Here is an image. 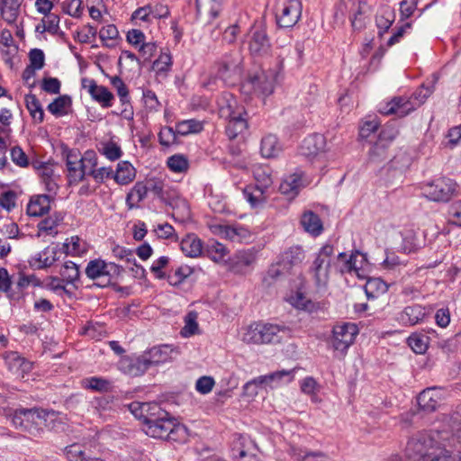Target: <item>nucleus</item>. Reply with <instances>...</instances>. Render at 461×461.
Returning a JSON list of instances; mask_svg holds the SVG:
<instances>
[{
	"instance_id": "1",
	"label": "nucleus",
	"mask_w": 461,
	"mask_h": 461,
	"mask_svg": "<svg viewBox=\"0 0 461 461\" xmlns=\"http://www.w3.org/2000/svg\"><path fill=\"white\" fill-rule=\"evenodd\" d=\"M57 420L55 411L36 408L16 410L12 416V422L17 429L33 436L40 435L45 429H54Z\"/></svg>"
},
{
	"instance_id": "2",
	"label": "nucleus",
	"mask_w": 461,
	"mask_h": 461,
	"mask_svg": "<svg viewBox=\"0 0 461 461\" xmlns=\"http://www.w3.org/2000/svg\"><path fill=\"white\" fill-rule=\"evenodd\" d=\"M407 456L413 461H455L451 451L441 447L433 437H421L408 441ZM458 461H461V451Z\"/></svg>"
},
{
	"instance_id": "3",
	"label": "nucleus",
	"mask_w": 461,
	"mask_h": 461,
	"mask_svg": "<svg viewBox=\"0 0 461 461\" xmlns=\"http://www.w3.org/2000/svg\"><path fill=\"white\" fill-rule=\"evenodd\" d=\"M358 333L359 329L356 323L341 322L336 324L332 329L330 340V347L333 350L334 357L339 359L344 358Z\"/></svg>"
},
{
	"instance_id": "4",
	"label": "nucleus",
	"mask_w": 461,
	"mask_h": 461,
	"mask_svg": "<svg viewBox=\"0 0 461 461\" xmlns=\"http://www.w3.org/2000/svg\"><path fill=\"white\" fill-rule=\"evenodd\" d=\"M122 273V267L102 259L89 261L86 268L87 277L95 281V285L102 288L114 285Z\"/></svg>"
},
{
	"instance_id": "5",
	"label": "nucleus",
	"mask_w": 461,
	"mask_h": 461,
	"mask_svg": "<svg viewBox=\"0 0 461 461\" xmlns=\"http://www.w3.org/2000/svg\"><path fill=\"white\" fill-rule=\"evenodd\" d=\"M422 195L429 201L447 203L458 194L457 183L448 177H438L420 185Z\"/></svg>"
},
{
	"instance_id": "6",
	"label": "nucleus",
	"mask_w": 461,
	"mask_h": 461,
	"mask_svg": "<svg viewBox=\"0 0 461 461\" xmlns=\"http://www.w3.org/2000/svg\"><path fill=\"white\" fill-rule=\"evenodd\" d=\"M175 420L160 406L155 408L152 417L143 427V431L149 437L165 439L174 428Z\"/></svg>"
},
{
	"instance_id": "7",
	"label": "nucleus",
	"mask_w": 461,
	"mask_h": 461,
	"mask_svg": "<svg viewBox=\"0 0 461 461\" xmlns=\"http://www.w3.org/2000/svg\"><path fill=\"white\" fill-rule=\"evenodd\" d=\"M429 95L430 92L427 90L423 99L419 102H413L412 98L408 96L394 97L391 101L380 104L379 112L384 115L395 114L398 117H404L423 104Z\"/></svg>"
},
{
	"instance_id": "8",
	"label": "nucleus",
	"mask_w": 461,
	"mask_h": 461,
	"mask_svg": "<svg viewBox=\"0 0 461 461\" xmlns=\"http://www.w3.org/2000/svg\"><path fill=\"white\" fill-rule=\"evenodd\" d=\"M241 58L239 53H230L217 63V77L225 84L233 85L240 77Z\"/></svg>"
},
{
	"instance_id": "9",
	"label": "nucleus",
	"mask_w": 461,
	"mask_h": 461,
	"mask_svg": "<svg viewBox=\"0 0 461 461\" xmlns=\"http://www.w3.org/2000/svg\"><path fill=\"white\" fill-rule=\"evenodd\" d=\"M302 14V5L298 0H286L276 11L277 24L283 28L294 26Z\"/></svg>"
},
{
	"instance_id": "10",
	"label": "nucleus",
	"mask_w": 461,
	"mask_h": 461,
	"mask_svg": "<svg viewBox=\"0 0 461 461\" xmlns=\"http://www.w3.org/2000/svg\"><path fill=\"white\" fill-rule=\"evenodd\" d=\"M3 359L9 372L17 378H24L25 375L32 369V363L21 356L16 351H6L3 354Z\"/></svg>"
},
{
	"instance_id": "11",
	"label": "nucleus",
	"mask_w": 461,
	"mask_h": 461,
	"mask_svg": "<svg viewBox=\"0 0 461 461\" xmlns=\"http://www.w3.org/2000/svg\"><path fill=\"white\" fill-rule=\"evenodd\" d=\"M249 50L254 56L267 55L271 44L266 30L262 26H254L249 33Z\"/></svg>"
},
{
	"instance_id": "12",
	"label": "nucleus",
	"mask_w": 461,
	"mask_h": 461,
	"mask_svg": "<svg viewBox=\"0 0 461 461\" xmlns=\"http://www.w3.org/2000/svg\"><path fill=\"white\" fill-rule=\"evenodd\" d=\"M257 445L249 437L240 436L232 445L231 453L235 461H258Z\"/></svg>"
},
{
	"instance_id": "13",
	"label": "nucleus",
	"mask_w": 461,
	"mask_h": 461,
	"mask_svg": "<svg viewBox=\"0 0 461 461\" xmlns=\"http://www.w3.org/2000/svg\"><path fill=\"white\" fill-rule=\"evenodd\" d=\"M172 349L167 345L154 347L137 360L139 367L148 369L151 366L162 364L171 359Z\"/></svg>"
},
{
	"instance_id": "14",
	"label": "nucleus",
	"mask_w": 461,
	"mask_h": 461,
	"mask_svg": "<svg viewBox=\"0 0 461 461\" xmlns=\"http://www.w3.org/2000/svg\"><path fill=\"white\" fill-rule=\"evenodd\" d=\"M308 185L307 179L303 173H293L286 176L279 185L280 193L288 200L294 199L300 191Z\"/></svg>"
},
{
	"instance_id": "15",
	"label": "nucleus",
	"mask_w": 461,
	"mask_h": 461,
	"mask_svg": "<svg viewBox=\"0 0 461 461\" xmlns=\"http://www.w3.org/2000/svg\"><path fill=\"white\" fill-rule=\"evenodd\" d=\"M428 312L426 308L420 304L406 306L396 314V321L404 327L414 326L423 322Z\"/></svg>"
},
{
	"instance_id": "16",
	"label": "nucleus",
	"mask_w": 461,
	"mask_h": 461,
	"mask_svg": "<svg viewBox=\"0 0 461 461\" xmlns=\"http://www.w3.org/2000/svg\"><path fill=\"white\" fill-rule=\"evenodd\" d=\"M82 87L87 89L92 98L102 104L103 107H110L113 95L104 86H99L94 79L83 78Z\"/></svg>"
},
{
	"instance_id": "17",
	"label": "nucleus",
	"mask_w": 461,
	"mask_h": 461,
	"mask_svg": "<svg viewBox=\"0 0 461 461\" xmlns=\"http://www.w3.org/2000/svg\"><path fill=\"white\" fill-rule=\"evenodd\" d=\"M210 229L212 233L233 242H241L249 237V230L242 227L215 223L211 224Z\"/></svg>"
},
{
	"instance_id": "18",
	"label": "nucleus",
	"mask_w": 461,
	"mask_h": 461,
	"mask_svg": "<svg viewBox=\"0 0 461 461\" xmlns=\"http://www.w3.org/2000/svg\"><path fill=\"white\" fill-rule=\"evenodd\" d=\"M274 81V75L272 73L267 75L265 72H260L251 77L249 84L255 93L262 97H266L273 93Z\"/></svg>"
},
{
	"instance_id": "19",
	"label": "nucleus",
	"mask_w": 461,
	"mask_h": 461,
	"mask_svg": "<svg viewBox=\"0 0 461 461\" xmlns=\"http://www.w3.org/2000/svg\"><path fill=\"white\" fill-rule=\"evenodd\" d=\"M197 15L204 20L211 22L216 18L221 10L222 0H195Z\"/></svg>"
},
{
	"instance_id": "20",
	"label": "nucleus",
	"mask_w": 461,
	"mask_h": 461,
	"mask_svg": "<svg viewBox=\"0 0 461 461\" xmlns=\"http://www.w3.org/2000/svg\"><path fill=\"white\" fill-rule=\"evenodd\" d=\"M442 401L440 389L432 387L423 390L418 396L420 407L425 411H432L437 409Z\"/></svg>"
},
{
	"instance_id": "21",
	"label": "nucleus",
	"mask_w": 461,
	"mask_h": 461,
	"mask_svg": "<svg viewBox=\"0 0 461 461\" xmlns=\"http://www.w3.org/2000/svg\"><path fill=\"white\" fill-rule=\"evenodd\" d=\"M86 160L88 162L87 175L91 176L97 183H102L104 179L112 176L113 169L111 167H102L95 168L97 166V158L93 150L86 151Z\"/></svg>"
},
{
	"instance_id": "22",
	"label": "nucleus",
	"mask_w": 461,
	"mask_h": 461,
	"mask_svg": "<svg viewBox=\"0 0 461 461\" xmlns=\"http://www.w3.org/2000/svg\"><path fill=\"white\" fill-rule=\"evenodd\" d=\"M331 260L328 259L327 261L323 258L319 262V269L322 267L325 264L326 270L334 269L341 274H349L352 275V268H350V255L348 256L346 253L341 252L339 253L337 257L332 258Z\"/></svg>"
},
{
	"instance_id": "23",
	"label": "nucleus",
	"mask_w": 461,
	"mask_h": 461,
	"mask_svg": "<svg viewBox=\"0 0 461 461\" xmlns=\"http://www.w3.org/2000/svg\"><path fill=\"white\" fill-rule=\"evenodd\" d=\"M23 0H0L1 17L9 24H14L19 14Z\"/></svg>"
},
{
	"instance_id": "24",
	"label": "nucleus",
	"mask_w": 461,
	"mask_h": 461,
	"mask_svg": "<svg viewBox=\"0 0 461 461\" xmlns=\"http://www.w3.org/2000/svg\"><path fill=\"white\" fill-rule=\"evenodd\" d=\"M350 268L352 275L359 279H366L368 276L369 264L365 254L355 251L350 254Z\"/></svg>"
},
{
	"instance_id": "25",
	"label": "nucleus",
	"mask_w": 461,
	"mask_h": 461,
	"mask_svg": "<svg viewBox=\"0 0 461 461\" xmlns=\"http://www.w3.org/2000/svg\"><path fill=\"white\" fill-rule=\"evenodd\" d=\"M50 209V197L46 194L34 196L27 206V213L30 216L39 217L49 212Z\"/></svg>"
},
{
	"instance_id": "26",
	"label": "nucleus",
	"mask_w": 461,
	"mask_h": 461,
	"mask_svg": "<svg viewBox=\"0 0 461 461\" xmlns=\"http://www.w3.org/2000/svg\"><path fill=\"white\" fill-rule=\"evenodd\" d=\"M158 406L159 405L156 402H134L130 404L129 408L131 412L137 419L142 420L143 426H145L149 420L150 417H152L153 412H155V408H158Z\"/></svg>"
},
{
	"instance_id": "27",
	"label": "nucleus",
	"mask_w": 461,
	"mask_h": 461,
	"mask_svg": "<svg viewBox=\"0 0 461 461\" xmlns=\"http://www.w3.org/2000/svg\"><path fill=\"white\" fill-rule=\"evenodd\" d=\"M394 21V10L387 5L381 7L375 17V23L378 28L379 36H383L384 33H385L389 30V28L392 26Z\"/></svg>"
},
{
	"instance_id": "28",
	"label": "nucleus",
	"mask_w": 461,
	"mask_h": 461,
	"mask_svg": "<svg viewBox=\"0 0 461 461\" xmlns=\"http://www.w3.org/2000/svg\"><path fill=\"white\" fill-rule=\"evenodd\" d=\"M183 253L190 258H197L202 254L203 242L194 234H189L180 243Z\"/></svg>"
},
{
	"instance_id": "29",
	"label": "nucleus",
	"mask_w": 461,
	"mask_h": 461,
	"mask_svg": "<svg viewBox=\"0 0 461 461\" xmlns=\"http://www.w3.org/2000/svg\"><path fill=\"white\" fill-rule=\"evenodd\" d=\"M262 343H274L279 342L283 335L287 333L285 327H281L276 324H261Z\"/></svg>"
},
{
	"instance_id": "30",
	"label": "nucleus",
	"mask_w": 461,
	"mask_h": 461,
	"mask_svg": "<svg viewBox=\"0 0 461 461\" xmlns=\"http://www.w3.org/2000/svg\"><path fill=\"white\" fill-rule=\"evenodd\" d=\"M281 151L278 139L274 134H267L261 140L260 153L264 158H271L276 157Z\"/></svg>"
},
{
	"instance_id": "31",
	"label": "nucleus",
	"mask_w": 461,
	"mask_h": 461,
	"mask_svg": "<svg viewBox=\"0 0 461 461\" xmlns=\"http://www.w3.org/2000/svg\"><path fill=\"white\" fill-rule=\"evenodd\" d=\"M148 191L149 187L147 185L142 182L136 183L126 197V203L129 209L137 207L138 203L146 197Z\"/></svg>"
},
{
	"instance_id": "32",
	"label": "nucleus",
	"mask_w": 461,
	"mask_h": 461,
	"mask_svg": "<svg viewBox=\"0 0 461 461\" xmlns=\"http://www.w3.org/2000/svg\"><path fill=\"white\" fill-rule=\"evenodd\" d=\"M114 180L120 185H126L135 177V169L128 161H121L117 165Z\"/></svg>"
},
{
	"instance_id": "33",
	"label": "nucleus",
	"mask_w": 461,
	"mask_h": 461,
	"mask_svg": "<svg viewBox=\"0 0 461 461\" xmlns=\"http://www.w3.org/2000/svg\"><path fill=\"white\" fill-rule=\"evenodd\" d=\"M366 283L365 285V292L368 298H376L381 294H384L388 290V285L381 278H366Z\"/></svg>"
},
{
	"instance_id": "34",
	"label": "nucleus",
	"mask_w": 461,
	"mask_h": 461,
	"mask_svg": "<svg viewBox=\"0 0 461 461\" xmlns=\"http://www.w3.org/2000/svg\"><path fill=\"white\" fill-rule=\"evenodd\" d=\"M59 251V249L57 246H49L42 251L39 252L34 260L38 263L39 267H50L59 259V257L57 256Z\"/></svg>"
},
{
	"instance_id": "35",
	"label": "nucleus",
	"mask_w": 461,
	"mask_h": 461,
	"mask_svg": "<svg viewBox=\"0 0 461 461\" xmlns=\"http://www.w3.org/2000/svg\"><path fill=\"white\" fill-rule=\"evenodd\" d=\"M247 122L241 114L230 115V121L226 126V133L230 139H235L239 134L247 129Z\"/></svg>"
},
{
	"instance_id": "36",
	"label": "nucleus",
	"mask_w": 461,
	"mask_h": 461,
	"mask_svg": "<svg viewBox=\"0 0 461 461\" xmlns=\"http://www.w3.org/2000/svg\"><path fill=\"white\" fill-rule=\"evenodd\" d=\"M253 176L257 182L256 186L262 190H267L272 185L273 180L270 174V169L264 166H255L253 168Z\"/></svg>"
},
{
	"instance_id": "37",
	"label": "nucleus",
	"mask_w": 461,
	"mask_h": 461,
	"mask_svg": "<svg viewBox=\"0 0 461 461\" xmlns=\"http://www.w3.org/2000/svg\"><path fill=\"white\" fill-rule=\"evenodd\" d=\"M409 347L417 354H423L429 348V337L422 333H412L407 339Z\"/></svg>"
},
{
	"instance_id": "38",
	"label": "nucleus",
	"mask_w": 461,
	"mask_h": 461,
	"mask_svg": "<svg viewBox=\"0 0 461 461\" xmlns=\"http://www.w3.org/2000/svg\"><path fill=\"white\" fill-rule=\"evenodd\" d=\"M266 190H262L259 187H247L244 190V195L246 200L250 203L252 207H258L262 205L267 201Z\"/></svg>"
},
{
	"instance_id": "39",
	"label": "nucleus",
	"mask_w": 461,
	"mask_h": 461,
	"mask_svg": "<svg viewBox=\"0 0 461 461\" xmlns=\"http://www.w3.org/2000/svg\"><path fill=\"white\" fill-rule=\"evenodd\" d=\"M61 249L66 255L71 256H79L86 251L84 243L77 236H72L69 239H67L62 244Z\"/></svg>"
},
{
	"instance_id": "40",
	"label": "nucleus",
	"mask_w": 461,
	"mask_h": 461,
	"mask_svg": "<svg viewBox=\"0 0 461 461\" xmlns=\"http://www.w3.org/2000/svg\"><path fill=\"white\" fill-rule=\"evenodd\" d=\"M304 258L305 255L303 249L295 246L290 248L283 254L282 260L290 269L293 266H297L302 263Z\"/></svg>"
},
{
	"instance_id": "41",
	"label": "nucleus",
	"mask_w": 461,
	"mask_h": 461,
	"mask_svg": "<svg viewBox=\"0 0 461 461\" xmlns=\"http://www.w3.org/2000/svg\"><path fill=\"white\" fill-rule=\"evenodd\" d=\"M25 103L32 119L37 122H41L44 118V112L37 97L34 95H27Z\"/></svg>"
},
{
	"instance_id": "42",
	"label": "nucleus",
	"mask_w": 461,
	"mask_h": 461,
	"mask_svg": "<svg viewBox=\"0 0 461 461\" xmlns=\"http://www.w3.org/2000/svg\"><path fill=\"white\" fill-rule=\"evenodd\" d=\"M302 156L307 158L310 161H313L317 155V138L315 135H311L305 138L299 149Z\"/></svg>"
},
{
	"instance_id": "43",
	"label": "nucleus",
	"mask_w": 461,
	"mask_h": 461,
	"mask_svg": "<svg viewBox=\"0 0 461 461\" xmlns=\"http://www.w3.org/2000/svg\"><path fill=\"white\" fill-rule=\"evenodd\" d=\"M261 324L254 323L247 327L242 334V341L247 344H261Z\"/></svg>"
},
{
	"instance_id": "44",
	"label": "nucleus",
	"mask_w": 461,
	"mask_h": 461,
	"mask_svg": "<svg viewBox=\"0 0 461 461\" xmlns=\"http://www.w3.org/2000/svg\"><path fill=\"white\" fill-rule=\"evenodd\" d=\"M61 220L62 219L59 218L58 216H50L41 220L38 224V236L40 237L43 233L52 237L55 236L58 233L56 228Z\"/></svg>"
},
{
	"instance_id": "45",
	"label": "nucleus",
	"mask_w": 461,
	"mask_h": 461,
	"mask_svg": "<svg viewBox=\"0 0 461 461\" xmlns=\"http://www.w3.org/2000/svg\"><path fill=\"white\" fill-rule=\"evenodd\" d=\"M62 281L72 284L79 278V269L76 263L66 261L60 269Z\"/></svg>"
},
{
	"instance_id": "46",
	"label": "nucleus",
	"mask_w": 461,
	"mask_h": 461,
	"mask_svg": "<svg viewBox=\"0 0 461 461\" xmlns=\"http://www.w3.org/2000/svg\"><path fill=\"white\" fill-rule=\"evenodd\" d=\"M82 387L95 392H106L110 383L101 377H87L81 381Z\"/></svg>"
},
{
	"instance_id": "47",
	"label": "nucleus",
	"mask_w": 461,
	"mask_h": 461,
	"mask_svg": "<svg viewBox=\"0 0 461 461\" xmlns=\"http://www.w3.org/2000/svg\"><path fill=\"white\" fill-rule=\"evenodd\" d=\"M203 130V123L197 120H186L177 123L176 127V133L179 135H187L197 133Z\"/></svg>"
},
{
	"instance_id": "48",
	"label": "nucleus",
	"mask_w": 461,
	"mask_h": 461,
	"mask_svg": "<svg viewBox=\"0 0 461 461\" xmlns=\"http://www.w3.org/2000/svg\"><path fill=\"white\" fill-rule=\"evenodd\" d=\"M198 314L196 312H189L185 317V326L181 330V335L184 337H189L198 333L199 327L197 323Z\"/></svg>"
},
{
	"instance_id": "49",
	"label": "nucleus",
	"mask_w": 461,
	"mask_h": 461,
	"mask_svg": "<svg viewBox=\"0 0 461 461\" xmlns=\"http://www.w3.org/2000/svg\"><path fill=\"white\" fill-rule=\"evenodd\" d=\"M167 10L165 12V14H159L156 12L150 5H146L135 10L131 15V19H140L144 22H149L151 20V18L158 19L167 15Z\"/></svg>"
},
{
	"instance_id": "50",
	"label": "nucleus",
	"mask_w": 461,
	"mask_h": 461,
	"mask_svg": "<svg viewBox=\"0 0 461 461\" xmlns=\"http://www.w3.org/2000/svg\"><path fill=\"white\" fill-rule=\"evenodd\" d=\"M71 104V99L68 95H61L56 98L53 102H51L48 105V110L50 113L56 116H60L67 112L65 111L67 107Z\"/></svg>"
},
{
	"instance_id": "51",
	"label": "nucleus",
	"mask_w": 461,
	"mask_h": 461,
	"mask_svg": "<svg viewBox=\"0 0 461 461\" xmlns=\"http://www.w3.org/2000/svg\"><path fill=\"white\" fill-rule=\"evenodd\" d=\"M289 267L284 263L283 260L275 265H272L264 278V282L271 284L273 281L285 276L289 272Z\"/></svg>"
},
{
	"instance_id": "52",
	"label": "nucleus",
	"mask_w": 461,
	"mask_h": 461,
	"mask_svg": "<svg viewBox=\"0 0 461 461\" xmlns=\"http://www.w3.org/2000/svg\"><path fill=\"white\" fill-rule=\"evenodd\" d=\"M89 164H79L78 166H67L70 184H77L87 175Z\"/></svg>"
},
{
	"instance_id": "53",
	"label": "nucleus",
	"mask_w": 461,
	"mask_h": 461,
	"mask_svg": "<svg viewBox=\"0 0 461 461\" xmlns=\"http://www.w3.org/2000/svg\"><path fill=\"white\" fill-rule=\"evenodd\" d=\"M301 224L305 231L317 236V215L312 211H306L301 218Z\"/></svg>"
},
{
	"instance_id": "54",
	"label": "nucleus",
	"mask_w": 461,
	"mask_h": 461,
	"mask_svg": "<svg viewBox=\"0 0 461 461\" xmlns=\"http://www.w3.org/2000/svg\"><path fill=\"white\" fill-rule=\"evenodd\" d=\"M188 438V430L185 426L174 421V428L172 431L168 433V436L165 439L171 440L174 442L184 443Z\"/></svg>"
},
{
	"instance_id": "55",
	"label": "nucleus",
	"mask_w": 461,
	"mask_h": 461,
	"mask_svg": "<svg viewBox=\"0 0 461 461\" xmlns=\"http://www.w3.org/2000/svg\"><path fill=\"white\" fill-rule=\"evenodd\" d=\"M110 82L112 86L117 90V94L120 96L122 104L123 105H129V90L122 79L118 76H114L110 78Z\"/></svg>"
},
{
	"instance_id": "56",
	"label": "nucleus",
	"mask_w": 461,
	"mask_h": 461,
	"mask_svg": "<svg viewBox=\"0 0 461 461\" xmlns=\"http://www.w3.org/2000/svg\"><path fill=\"white\" fill-rule=\"evenodd\" d=\"M167 166L173 172L182 173L188 169L189 163L185 156L173 155L168 158Z\"/></svg>"
},
{
	"instance_id": "57",
	"label": "nucleus",
	"mask_w": 461,
	"mask_h": 461,
	"mask_svg": "<svg viewBox=\"0 0 461 461\" xmlns=\"http://www.w3.org/2000/svg\"><path fill=\"white\" fill-rule=\"evenodd\" d=\"M147 186L149 187V191L152 192L161 201L167 204H172V203L169 202L171 197L165 196V193H167L166 185L162 181L151 179L148 182Z\"/></svg>"
},
{
	"instance_id": "58",
	"label": "nucleus",
	"mask_w": 461,
	"mask_h": 461,
	"mask_svg": "<svg viewBox=\"0 0 461 461\" xmlns=\"http://www.w3.org/2000/svg\"><path fill=\"white\" fill-rule=\"evenodd\" d=\"M63 153L66 157L67 166H78L79 164H88V162H86V153L84 154V156H82L78 149H65Z\"/></svg>"
},
{
	"instance_id": "59",
	"label": "nucleus",
	"mask_w": 461,
	"mask_h": 461,
	"mask_svg": "<svg viewBox=\"0 0 461 461\" xmlns=\"http://www.w3.org/2000/svg\"><path fill=\"white\" fill-rule=\"evenodd\" d=\"M411 29V23L405 22L399 27L395 29L393 35L389 38L387 41V46L391 47L398 42L403 38V36L410 32Z\"/></svg>"
},
{
	"instance_id": "60",
	"label": "nucleus",
	"mask_w": 461,
	"mask_h": 461,
	"mask_svg": "<svg viewBox=\"0 0 461 461\" xmlns=\"http://www.w3.org/2000/svg\"><path fill=\"white\" fill-rule=\"evenodd\" d=\"M419 0H402L400 2L401 22L410 18L417 10Z\"/></svg>"
},
{
	"instance_id": "61",
	"label": "nucleus",
	"mask_w": 461,
	"mask_h": 461,
	"mask_svg": "<svg viewBox=\"0 0 461 461\" xmlns=\"http://www.w3.org/2000/svg\"><path fill=\"white\" fill-rule=\"evenodd\" d=\"M215 384V381L212 376L203 375L195 383V389L202 394L209 393Z\"/></svg>"
},
{
	"instance_id": "62",
	"label": "nucleus",
	"mask_w": 461,
	"mask_h": 461,
	"mask_svg": "<svg viewBox=\"0 0 461 461\" xmlns=\"http://www.w3.org/2000/svg\"><path fill=\"white\" fill-rule=\"evenodd\" d=\"M11 158L15 165L21 167H25L29 165V158L27 155L19 146L12 148Z\"/></svg>"
},
{
	"instance_id": "63",
	"label": "nucleus",
	"mask_w": 461,
	"mask_h": 461,
	"mask_svg": "<svg viewBox=\"0 0 461 461\" xmlns=\"http://www.w3.org/2000/svg\"><path fill=\"white\" fill-rule=\"evenodd\" d=\"M30 66L34 69H41L45 64V56L41 50L33 49L29 53Z\"/></svg>"
},
{
	"instance_id": "64",
	"label": "nucleus",
	"mask_w": 461,
	"mask_h": 461,
	"mask_svg": "<svg viewBox=\"0 0 461 461\" xmlns=\"http://www.w3.org/2000/svg\"><path fill=\"white\" fill-rule=\"evenodd\" d=\"M46 19H42L41 31H47L50 33H56L59 30V17L54 14L45 15Z\"/></svg>"
}]
</instances>
